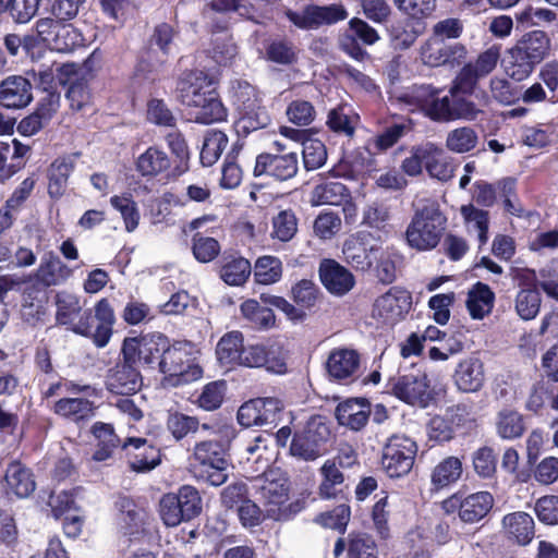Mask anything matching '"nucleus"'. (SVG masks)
I'll return each mask as SVG.
<instances>
[{"label":"nucleus","mask_w":558,"mask_h":558,"mask_svg":"<svg viewBox=\"0 0 558 558\" xmlns=\"http://www.w3.org/2000/svg\"><path fill=\"white\" fill-rule=\"evenodd\" d=\"M462 462L459 458L450 456L438 462L430 473V483L435 489L446 488L461 477Z\"/></svg>","instance_id":"nucleus-31"},{"label":"nucleus","mask_w":558,"mask_h":558,"mask_svg":"<svg viewBox=\"0 0 558 558\" xmlns=\"http://www.w3.org/2000/svg\"><path fill=\"white\" fill-rule=\"evenodd\" d=\"M456 90L458 89L454 88V86L450 89L451 97L444 96L441 98L422 99L426 90L425 88H421L416 96L420 101L418 107L424 110L430 119L436 121L468 118L472 112V108L469 104L454 98Z\"/></svg>","instance_id":"nucleus-9"},{"label":"nucleus","mask_w":558,"mask_h":558,"mask_svg":"<svg viewBox=\"0 0 558 558\" xmlns=\"http://www.w3.org/2000/svg\"><path fill=\"white\" fill-rule=\"evenodd\" d=\"M244 347L242 332H227L217 343L216 355L219 363L229 368L240 366Z\"/></svg>","instance_id":"nucleus-29"},{"label":"nucleus","mask_w":558,"mask_h":558,"mask_svg":"<svg viewBox=\"0 0 558 558\" xmlns=\"http://www.w3.org/2000/svg\"><path fill=\"white\" fill-rule=\"evenodd\" d=\"M427 155L426 171L428 174L439 181H448L453 177L454 166L449 161L442 148L434 143H427V150H423Z\"/></svg>","instance_id":"nucleus-33"},{"label":"nucleus","mask_w":558,"mask_h":558,"mask_svg":"<svg viewBox=\"0 0 558 558\" xmlns=\"http://www.w3.org/2000/svg\"><path fill=\"white\" fill-rule=\"evenodd\" d=\"M258 492L269 518L282 520L287 517L288 488L284 483L266 478L258 486Z\"/></svg>","instance_id":"nucleus-24"},{"label":"nucleus","mask_w":558,"mask_h":558,"mask_svg":"<svg viewBox=\"0 0 558 558\" xmlns=\"http://www.w3.org/2000/svg\"><path fill=\"white\" fill-rule=\"evenodd\" d=\"M477 143V133L470 126L454 129L446 138V147L456 154L469 153L476 147Z\"/></svg>","instance_id":"nucleus-47"},{"label":"nucleus","mask_w":558,"mask_h":558,"mask_svg":"<svg viewBox=\"0 0 558 558\" xmlns=\"http://www.w3.org/2000/svg\"><path fill=\"white\" fill-rule=\"evenodd\" d=\"M168 344L167 337L161 333L144 337L138 345V356L145 363L149 364L158 357L161 359L163 350H167Z\"/></svg>","instance_id":"nucleus-57"},{"label":"nucleus","mask_w":558,"mask_h":558,"mask_svg":"<svg viewBox=\"0 0 558 558\" xmlns=\"http://www.w3.org/2000/svg\"><path fill=\"white\" fill-rule=\"evenodd\" d=\"M330 436L325 417L312 416L305 426L293 435L290 454L303 461H314L325 453V445Z\"/></svg>","instance_id":"nucleus-3"},{"label":"nucleus","mask_w":558,"mask_h":558,"mask_svg":"<svg viewBox=\"0 0 558 558\" xmlns=\"http://www.w3.org/2000/svg\"><path fill=\"white\" fill-rule=\"evenodd\" d=\"M267 59L279 64H291L296 60L294 45L284 39H275L266 46Z\"/></svg>","instance_id":"nucleus-62"},{"label":"nucleus","mask_w":558,"mask_h":558,"mask_svg":"<svg viewBox=\"0 0 558 558\" xmlns=\"http://www.w3.org/2000/svg\"><path fill=\"white\" fill-rule=\"evenodd\" d=\"M240 366L265 367L268 372L283 374L287 371L286 357L279 347L266 348L262 344L244 347Z\"/></svg>","instance_id":"nucleus-15"},{"label":"nucleus","mask_w":558,"mask_h":558,"mask_svg":"<svg viewBox=\"0 0 558 558\" xmlns=\"http://www.w3.org/2000/svg\"><path fill=\"white\" fill-rule=\"evenodd\" d=\"M459 504V517L465 523H475L482 520L493 508L494 498L488 492H478L466 496L460 500L457 496L444 501V508L449 511V507H456Z\"/></svg>","instance_id":"nucleus-16"},{"label":"nucleus","mask_w":558,"mask_h":558,"mask_svg":"<svg viewBox=\"0 0 558 558\" xmlns=\"http://www.w3.org/2000/svg\"><path fill=\"white\" fill-rule=\"evenodd\" d=\"M95 317L99 322L94 332V341L97 347H105L112 335V326L116 323L114 311L107 299L99 300L95 305Z\"/></svg>","instance_id":"nucleus-39"},{"label":"nucleus","mask_w":558,"mask_h":558,"mask_svg":"<svg viewBox=\"0 0 558 558\" xmlns=\"http://www.w3.org/2000/svg\"><path fill=\"white\" fill-rule=\"evenodd\" d=\"M73 157H61L56 159L49 169L48 193L53 198H59L65 192L68 179L73 171Z\"/></svg>","instance_id":"nucleus-38"},{"label":"nucleus","mask_w":558,"mask_h":558,"mask_svg":"<svg viewBox=\"0 0 558 558\" xmlns=\"http://www.w3.org/2000/svg\"><path fill=\"white\" fill-rule=\"evenodd\" d=\"M243 317L251 323L254 328L267 329L275 325L274 312L262 306L256 300L244 301L240 306Z\"/></svg>","instance_id":"nucleus-45"},{"label":"nucleus","mask_w":558,"mask_h":558,"mask_svg":"<svg viewBox=\"0 0 558 558\" xmlns=\"http://www.w3.org/2000/svg\"><path fill=\"white\" fill-rule=\"evenodd\" d=\"M350 507L342 504L333 508L331 511L318 514L315 519V522L325 527L337 530L343 533L350 521Z\"/></svg>","instance_id":"nucleus-60"},{"label":"nucleus","mask_w":558,"mask_h":558,"mask_svg":"<svg viewBox=\"0 0 558 558\" xmlns=\"http://www.w3.org/2000/svg\"><path fill=\"white\" fill-rule=\"evenodd\" d=\"M299 169V159L295 153L284 155L260 154L256 157L254 175H269L278 181L293 178Z\"/></svg>","instance_id":"nucleus-14"},{"label":"nucleus","mask_w":558,"mask_h":558,"mask_svg":"<svg viewBox=\"0 0 558 558\" xmlns=\"http://www.w3.org/2000/svg\"><path fill=\"white\" fill-rule=\"evenodd\" d=\"M466 48L463 45L448 44L434 36H430L420 47V59L429 66L460 64L466 58Z\"/></svg>","instance_id":"nucleus-10"},{"label":"nucleus","mask_w":558,"mask_h":558,"mask_svg":"<svg viewBox=\"0 0 558 558\" xmlns=\"http://www.w3.org/2000/svg\"><path fill=\"white\" fill-rule=\"evenodd\" d=\"M350 198L347 186L339 181L324 182L312 192V204L340 206Z\"/></svg>","instance_id":"nucleus-36"},{"label":"nucleus","mask_w":558,"mask_h":558,"mask_svg":"<svg viewBox=\"0 0 558 558\" xmlns=\"http://www.w3.org/2000/svg\"><path fill=\"white\" fill-rule=\"evenodd\" d=\"M447 226V217L436 201L417 205L404 236L408 245L418 252L432 251L440 243Z\"/></svg>","instance_id":"nucleus-1"},{"label":"nucleus","mask_w":558,"mask_h":558,"mask_svg":"<svg viewBox=\"0 0 558 558\" xmlns=\"http://www.w3.org/2000/svg\"><path fill=\"white\" fill-rule=\"evenodd\" d=\"M500 58L498 47H490L481 52L477 58L464 64L454 80V88L462 93H472L477 82L490 74Z\"/></svg>","instance_id":"nucleus-7"},{"label":"nucleus","mask_w":558,"mask_h":558,"mask_svg":"<svg viewBox=\"0 0 558 558\" xmlns=\"http://www.w3.org/2000/svg\"><path fill=\"white\" fill-rule=\"evenodd\" d=\"M228 144V137L221 131H210L206 134L201 150V161L204 166L215 163Z\"/></svg>","instance_id":"nucleus-50"},{"label":"nucleus","mask_w":558,"mask_h":558,"mask_svg":"<svg viewBox=\"0 0 558 558\" xmlns=\"http://www.w3.org/2000/svg\"><path fill=\"white\" fill-rule=\"evenodd\" d=\"M391 385L392 393L412 405L425 408L433 398L429 380L426 374L420 371L400 375Z\"/></svg>","instance_id":"nucleus-8"},{"label":"nucleus","mask_w":558,"mask_h":558,"mask_svg":"<svg viewBox=\"0 0 558 558\" xmlns=\"http://www.w3.org/2000/svg\"><path fill=\"white\" fill-rule=\"evenodd\" d=\"M345 262L356 270H368L381 253V245L368 243V234L359 233L345 240L342 247Z\"/></svg>","instance_id":"nucleus-12"},{"label":"nucleus","mask_w":558,"mask_h":558,"mask_svg":"<svg viewBox=\"0 0 558 558\" xmlns=\"http://www.w3.org/2000/svg\"><path fill=\"white\" fill-rule=\"evenodd\" d=\"M106 385L113 393L132 395L141 389L142 377L134 366L124 362L109 372Z\"/></svg>","instance_id":"nucleus-25"},{"label":"nucleus","mask_w":558,"mask_h":558,"mask_svg":"<svg viewBox=\"0 0 558 558\" xmlns=\"http://www.w3.org/2000/svg\"><path fill=\"white\" fill-rule=\"evenodd\" d=\"M466 229L470 233H476L480 246L488 240L489 215L488 211L478 209L473 205H464L460 209Z\"/></svg>","instance_id":"nucleus-42"},{"label":"nucleus","mask_w":558,"mask_h":558,"mask_svg":"<svg viewBox=\"0 0 558 558\" xmlns=\"http://www.w3.org/2000/svg\"><path fill=\"white\" fill-rule=\"evenodd\" d=\"M251 263L244 257L227 259L220 270L221 279L229 286H241L250 277Z\"/></svg>","instance_id":"nucleus-46"},{"label":"nucleus","mask_w":558,"mask_h":558,"mask_svg":"<svg viewBox=\"0 0 558 558\" xmlns=\"http://www.w3.org/2000/svg\"><path fill=\"white\" fill-rule=\"evenodd\" d=\"M335 414L340 425L360 430L368 422L371 404L365 399H348L338 404Z\"/></svg>","instance_id":"nucleus-26"},{"label":"nucleus","mask_w":558,"mask_h":558,"mask_svg":"<svg viewBox=\"0 0 558 558\" xmlns=\"http://www.w3.org/2000/svg\"><path fill=\"white\" fill-rule=\"evenodd\" d=\"M533 64L542 62L549 52L550 39L542 31H533L523 35L512 47Z\"/></svg>","instance_id":"nucleus-28"},{"label":"nucleus","mask_w":558,"mask_h":558,"mask_svg":"<svg viewBox=\"0 0 558 558\" xmlns=\"http://www.w3.org/2000/svg\"><path fill=\"white\" fill-rule=\"evenodd\" d=\"M393 3L400 12L415 20L432 16L436 9V0H393Z\"/></svg>","instance_id":"nucleus-61"},{"label":"nucleus","mask_w":558,"mask_h":558,"mask_svg":"<svg viewBox=\"0 0 558 558\" xmlns=\"http://www.w3.org/2000/svg\"><path fill=\"white\" fill-rule=\"evenodd\" d=\"M318 272L326 290L337 296L347 294L355 284L352 272L335 259H323L319 264Z\"/></svg>","instance_id":"nucleus-17"},{"label":"nucleus","mask_w":558,"mask_h":558,"mask_svg":"<svg viewBox=\"0 0 558 558\" xmlns=\"http://www.w3.org/2000/svg\"><path fill=\"white\" fill-rule=\"evenodd\" d=\"M411 304V294L393 287L375 301L373 316L384 324H395L410 311Z\"/></svg>","instance_id":"nucleus-11"},{"label":"nucleus","mask_w":558,"mask_h":558,"mask_svg":"<svg viewBox=\"0 0 558 558\" xmlns=\"http://www.w3.org/2000/svg\"><path fill=\"white\" fill-rule=\"evenodd\" d=\"M270 438V435H259L248 440L244 447L246 461L260 464L262 469L265 470L270 463V450L268 448Z\"/></svg>","instance_id":"nucleus-56"},{"label":"nucleus","mask_w":558,"mask_h":558,"mask_svg":"<svg viewBox=\"0 0 558 558\" xmlns=\"http://www.w3.org/2000/svg\"><path fill=\"white\" fill-rule=\"evenodd\" d=\"M501 531L509 542L526 546L535 536V522L529 513L514 511L502 518Z\"/></svg>","instance_id":"nucleus-19"},{"label":"nucleus","mask_w":558,"mask_h":558,"mask_svg":"<svg viewBox=\"0 0 558 558\" xmlns=\"http://www.w3.org/2000/svg\"><path fill=\"white\" fill-rule=\"evenodd\" d=\"M344 550L348 558H378L379 555L375 539L364 532H351L347 538H338L333 548L335 557H339Z\"/></svg>","instance_id":"nucleus-22"},{"label":"nucleus","mask_w":558,"mask_h":558,"mask_svg":"<svg viewBox=\"0 0 558 558\" xmlns=\"http://www.w3.org/2000/svg\"><path fill=\"white\" fill-rule=\"evenodd\" d=\"M326 368L335 380H353L360 369V355L352 349H335L327 359Z\"/></svg>","instance_id":"nucleus-20"},{"label":"nucleus","mask_w":558,"mask_h":558,"mask_svg":"<svg viewBox=\"0 0 558 558\" xmlns=\"http://www.w3.org/2000/svg\"><path fill=\"white\" fill-rule=\"evenodd\" d=\"M202 498L198 492L189 485L182 486L177 494L170 493L160 499V515L168 526H177L199 514Z\"/></svg>","instance_id":"nucleus-4"},{"label":"nucleus","mask_w":558,"mask_h":558,"mask_svg":"<svg viewBox=\"0 0 558 558\" xmlns=\"http://www.w3.org/2000/svg\"><path fill=\"white\" fill-rule=\"evenodd\" d=\"M496 428L504 439L520 437L524 432L522 416L514 410L505 409L497 414Z\"/></svg>","instance_id":"nucleus-48"},{"label":"nucleus","mask_w":558,"mask_h":558,"mask_svg":"<svg viewBox=\"0 0 558 558\" xmlns=\"http://www.w3.org/2000/svg\"><path fill=\"white\" fill-rule=\"evenodd\" d=\"M54 413L73 422L90 420L94 416V404L83 398H63L54 403Z\"/></svg>","instance_id":"nucleus-37"},{"label":"nucleus","mask_w":558,"mask_h":558,"mask_svg":"<svg viewBox=\"0 0 558 558\" xmlns=\"http://www.w3.org/2000/svg\"><path fill=\"white\" fill-rule=\"evenodd\" d=\"M542 298L537 290L524 289L518 292L514 308L522 319L530 320L538 314Z\"/></svg>","instance_id":"nucleus-52"},{"label":"nucleus","mask_w":558,"mask_h":558,"mask_svg":"<svg viewBox=\"0 0 558 558\" xmlns=\"http://www.w3.org/2000/svg\"><path fill=\"white\" fill-rule=\"evenodd\" d=\"M72 274V269L59 256L50 252L43 257L35 276L44 287H52L64 283Z\"/></svg>","instance_id":"nucleus-27"},{"label":"nucleus","mask_w":558,"mask_h":558,"mask_svg":"<svg viewBox=\"0 0 558 558\" xmlns=\"http://www.w3.org/2000/svg\"><path fill=\"white\" fill-rule=\"evenodd\" d=\"M489 97L492 100L509 106L520 99V92L511 83L500 76H494L489 81Z\"/></svg>","instance_id":"nucleus-54"},{"label":"nucleus","mask_w":558,"mask_h":558,"mask_svg":"<svg viewBox=\"0 0 558 558\" xmlns=\"http://www.w3.org/2000/svg\"><path fill=\"white\" fill-rule=\"evenodd\" d=\"M133 446L138 452L134 454L131 461V468L137 472L150 471L160 462V451L151 445H148L144 438H129L123 444V448Z\"/></svg>","instance_id":"nucleus-32"},{"label":"nucleus","mask_w":558,"mask_h":558,"mask_svg":"<svg viewBox=\"0 0 558 558\" xmlns=\"http://www.w3.org/2000/svg\"><path fill=\"white\" fill-rule=\"evenodd\" d=\"M318 290L312 280L302 279L291 289V295L296 305L308 310L313 307L317 300Z\"/></svg>","instance_id":"nucleus-64"},{"label":"nucleus","mask_w":558,"mask_h":558,"mask_svg":"<svg viewBox=\"0 0 558 558\" xmlns=\"http://www.w3.org/2000/svg\"><path fill=\"white\" fill-rule=\"evenodd\" d=\"M9 488L21 498L28 497L36 488L32 472L20 462H13L5 472Z\"/></svg>","instance_id":"nucleus-35"},{"label":"nucleus","mask_w":558,"mask_h":558,"mask_svg":"<svg viewBox=\"0 0 558 558\" xmlns=\"http://www.w3.org/2000/svg\"><path fill=\"white\" fill-rule=\"evenodd\" d=\"M535 64L529 59H525L514 48L508 50V57L506 59L505 70L509 77L517 82H521L530 76L533 72Z\"/></svg>","instance_id":"nucleus-55"},{"label":"nucleus","mask_w":558,"mask_h":558,"mask_svg":"<svg viewBox=\"0 0 558 558\" xmlns=\"http://www.w3.org/2000/svg\"><path fill=\"white\" fill-rule=\"evenodd\" d=\"M287 17L300 28H315L323 24H331L347 17L341 5L316 7L311 5L301 11H287Z\"/></svg>","instance_id":"nucleus-13"},{"label":"nucleus","mask_w":558,"mask_h":558,"mask_svg":"<svg viewBox=\"0 0 558 558\" xmlns=\"http://www.w3.org/2000/svg\"><path fill=\"white\" fill-rule=\"evenodd\" d=\"M169 168L168 155L157 147H149L136 160V170L144 177H155Z\"/></svg>","instance_id":"nucleus-41"},{"label":"nucleus","mask_w":558,"mask_h":558,"mask_svg":"<svg viewBox=\"0 0 558 558\" xmlns=\"http://www.w3.org/2000/svg\"><path fill=\"white\" fill-rule=\"evenodd\" d=\"M454 385L461 392H477L485 383L483 362L477 357L461 361L453 374Z\"/></svg>","instance_id":"nucleus-23"},{"label":"nucleus","mask_w":558,"mask_h":558,"mask_svg":"<svg viewBox=\"0 0 558 558\" xmlns=\"http://www.w3.org/2000/svg\"><path fill=\"white\" fill-rule=\"evenodd\" d=\"M110 203L112 207L120 211L124 220L126 231H134L138 226L140 220V214L136 207V203L130 196L126 195H116L111 197Z\"/></svg>","instance_id":"nucleus-63"},{"label":"nucleus","mask_w":558,"mask_h":558,"mask_svg":"<svg viewBox=\"0 0 558 558\" xmlns=\"http://www.w3.org/2000/svg\"><path fill=\"white\" fill-rule=\"evenodd\" d=\"M239 119L235 122V131L239 135L246 136L250 133L266 128L270 118L260 102L253 107H245L239 111Z\"/></svg>","instance_id":"nucleus-40"},{"label":"nucleus","mask_w":558,"mask_h":558,"mask_svg":"<svg viewBox=\"0 0 558 558\" xmlns=\"http://www.w3.org/2000/svg\"><path fill=\"white\" fill-rule=\"evenodd\" d=\"M33 100L31 82L21 76L12 75L0 83V102L5 108L21 109Z\"/></svg>","instance_id":"nucleus-21"},{"label":"nucleus","mask_w":558,"mask_h":558,"mask_svg":"<svg viewBox=\"0 0 558 558\" xmlns=\"http://www.w3.org/2000/svg\"><path fill=\"white\" fill-rule=\"evenodd\" d=\"M229 462L227 457L219 461L211 462L203 466H195V475L199 481L211 486H220L225 484L229 477Z\"/></svg>","instance_id":"nucleus-51"},{"label":"nucleus","mask_w":558,"mask_h":558,"mask_svg":"<svg viewBox=\"0 0 558 558\" xmlns=\"http://www.w3.org/2000/svg\"><path fill=\"white\" fill-rule=\"evenodd\" d=\"M282 276V263L275 256L259 257L254 267V277L260 284H272Z\"/></svg>","instance_id":"nucleus-49"},{"label":"nucleus","mask_w":558,"mask_h":558,"mask_svg":"<svg viewBox=\"0 0 558 558\" xmlns=\"http://www.w3.org/2000/svg\"><path fill=\"white\" fill-rule=\"evenodd\" d=\"M226 457V449L223 445L218 440H204L199 441L194 446L193 459L196 464L195 466H203L211 462L219 461Z\"/></svg>","instance_id":"nucleus-53"},{"label":"nucleus","mask_w":558,"mask_h":558,"mask_svg":"<svg viewBox=\"0 0 558 558\" xmlns=\"http://www.w3.org/2000/svg\"><path fill=\"white\" fill-rule=\"evenodd\" d=\"M495 294L490 288L477 282L468 293L466 307L474 319H482L493 310Z\"/></svg>","instance_id":"nucleus-34"},{"label":"nucleus","mask_w":558,"mask_h":558,"mask_svg":"<svg viewBox=\"0 0 558 558\" xmlns=\"http://www.w3.org/2000/svg\"><path fill=\"white\" fill-rule=\"evenodd\" d=\"M416 444L404 435L391 436L383 450L381 464L388 476L401 477L413 468Z\"/></svg>","instance_id":"nucleus-5"},{"label":"nucleus","mask_w":558,"mask_h":558,"mask_svg":"<svg viewBox=\"0 0 558 558\" xmlns=\"http://www.w3.org/2000/svg\"><path fill=\"white\" fill-rule=\"evenodd\" d=\"M193 105H184L191 109L195 121L203 124H210L222 121L226 118V110L213 87V84L196 95Z\"/></svg>","instance_id":"nucleus-18"},{"label":"nucleus","mask_w":558,"mask_h":558,"mask_svg":"<svg viewBox=\"0 0 558 558\" xmlns=\"http://www.w3.org/2000/svg\"><path fill=\"white\" fill-rule=\"evenodd\" d=\"M340 465L335 460H326L320 468L323 481L319 485V496L324 499L336 498L338 486L344 481V475L340 471Z\"/></svg>","instance_id":"nucleus-43"},{"label":"nucleus","mask_w":558,"mask_h":558,"mask_svg":"<svg viewBox=\"0 0 558 558\" xmlns=\"http://www.w3.org/2000/svg\"><path fill=\"white\" fill-rule=\"evenodd\" d=\"M211 45V58L218 64H230L238 54L236 45L233 43V39L229 34H222L215 37Z\"/></svg>","instance_id":"nucleus-58"},{"label":"nucleus","mask_w":558,"mask_h":558,"mask_svg":"<svg viewBox=\"0 0 558 558\" xmlns=\"http://www.w3.org/2000/svg\"><path fill=\"white\" fill-rule=\"evenodd\" d=\"M197 354L198 351L190 342L168 344L159 362L160 371L170 378H175L174 385L197 380L203 375V369L196 362Z\"/></svg>","instance_id":"nucleus-2"},{"label":"nucleus","mask_w":558,"mask_h":558,"mask_svg":"<svg viewBox=\"0 0 558 558\" xmlns=\"http://www.w3.org/2000/svg\"><path fill=\"white\" fill-rule=\"evenodd\" d=\"M211 85L210 77L203 71H191L183 75L177 86L178 99L184 105H193L196 95L203 92V88Z\"/></svg>","instance_id":"nucleus-30"},{"label":"nucleus","mask_w":558,"mask_h":558,"mask_svg":"<svg viewBox=\"0 0 558 558\" xmlns=\"http://www.w3.org/2000/svg\"><path fill=\"white\" fill-rule=\"evenodd\" d=\"M298 232V218L293 210L279 211L271 220L270 238L280 242L291 241Z\"/></svg>","instance_id":"nucleus-44"},{"label":"nucleus","mask_w":558,"mask_h":558,"mask_svg":"<svg viewBox=\"0 0 558 558\" xmlns=\"http://www.w3.org/2000/svg\"><path fill=\"white\" fill-rule=\"evenodd\" d=\"M283 410L277 398H257L242 404L238 411V421L242 426L276 425Z\"/></svg>","instance_id":"nucleus-6"},{"label":"nucleus","mask_w":558,"mask_h":558,"mask_svg":"<svg viewBox=\"0 0 558 558\" xmlns=\"http://www.w3.org/2000/svg\"><path fill=\"white\" fill-rule=\"evenodd\" d=\"M303 161L307 170L320 168L327 159V150L324 143L316 138L303 141Z\"/></svg>","instance_id":"nucleus-59"}]
</instances>
